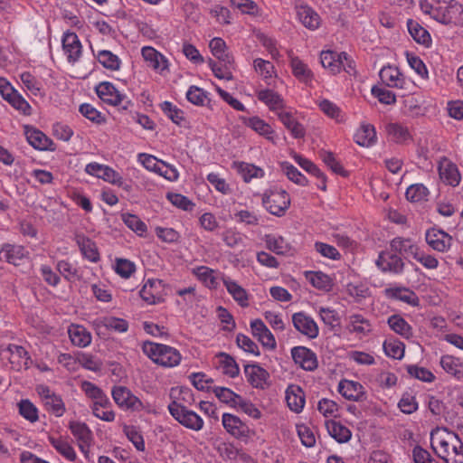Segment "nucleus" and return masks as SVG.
I'll return each instance as SVG.
<instances>
[{"label": "nucleus", "mask_w": 463, "mask_h": 463, "mask_svg": "<svg viewBox=\"0 0 463 463\" xmlns=\"http://www.w3.org/2000/svg\"><path fill=\"white\" fill-rule=\"evenodd\" d=\"M27 254L28 252L23 246L5 244L0 250V259H5L8 263L18 266Z\"/></svg>", "instance_id": "obj_24"}, {"label": "nucleus", "mask_w": 463, "mask_h": 463, "mask_svg": "<svg viewBox=\"0 0 463 463\" xmlns=\"http://www.w3.org/2000/svg\"><path fill=\"white\" fill-rule=\"evenodd\" d=\"M112 397L119 407H125L134 411L143 409L142 402L125 386H115L112 389Z\"/></svg>", "instance_id": "obj_12"}, {"label": "nucleus", "mask_w": 463, "mask_h": 463, "mask_svg": "<svg viewBox=\"0 0 463 463\" xmlns=\"http://www.w3.org/2000/svg\"><path fill=\"white\" fill-rule=\"evenodd\" d=\"M286 401L292 411L299 413L305 405V393L299 386L292 385L286 392Z\"/></svg>", "instance_id": "obj_28"}, {"label": "nucleus", "mask_w": 463, "mask_h": 463, "mask_svg": "<svg viewBox=\"0 0 463 463\" xmlns=\"http://www.w3.org/2000/svg\"><path fill=\"white\" fill-rule=\"evenodd\" d=\"M232 168L241 175L244 182L249 183L253 178L264 176V171L259 166L245 162H233Z\"/></svg>", "instance_id": "obj_34"}, {"label": "nucleus", "mask_w": 463, "mask_h": 463, "mask_svg": "<svg viewBox=\"0 0 463 463\" xmlns=\"http://www.w3.org/2000/svg\"><path fill=\"white\" fill-rule=\"evenodd\" d=\"M298 16L303 25L308 29H317L320 24L319 15L308 6H300Z\"/></svg>", "instance_id": "obj_44"}, {"label": "nucleus", "mask_w": 463, "mask_h": 463, "mask_svg": "<svg viewBox=\"0 0 463 463\" xmlns=\"http://www.w3.org/2000/svg\"><path fill=\"white\" fill-rule=\"evenodd\" d=\"M320 156L323 162L336 175H339L343 177H347L349 175L348 171H346L344 166L341 165L339 161L336 160L334 153L330 151H322L320 153Z\"/></svg>", "instance_id": "obj_53"}, {"label": "nucleus", "mask_w": 463, "mask_h": 463, "mask_svg": "<svg viewBox=\"0 0 463 463\" xmlns=\"http://www.w3.org/2000/svg\"><path fill=\"white\" fill-rule=\"evenodd\" d=\"M389 326L396 334L403 336L404 338H411L413 335L412 327L409 323L400 315H392L387 321Z\"/></svg>", "instance_id": "obj_41"}, {"label": "nucleus", "mask_w": 463, "mask_h": 463, "mask_svg": "<svg viewBox=\"0 0 463 463\" xmlns=\"http://www.w3.org/2000/svg\"><path fill=\"white\" fill-rule=\"evenodd\" d=\"M222 422L226 431L232 437L247 440L251 435V430L238 416L231 413H223Z\"/></svg>", "instance_id": "obj_8"}, {"label": "nucleus", "mask_w": 463, "mask_h": 463, "mask_svg": "<svg viewBox=\"0 0 463 463\" xmlns=\"http://www.w3.org/2000/svg\"><path fill=\"white\" fill-rule=\"evenodd\" d=\"M69 429L78 442L92 441V431L85 422L71 420L69 422Z\"/></svg>", "instance_id": "obj_43"}, {"label": "nucleus", "mask_w": 463, "mask_h": 463, "mask_svg": "<svg viewBox=\"0 0 463 463\" xmlns=\"http://www.w3.org/2000/svg\"><path fill=\"white\" fill-rule=\"evenodd\" d=\"M407 27L410 34L418 43L427 47L430 44L431 38L429 32L418 22L409 19L407 22Z\"/></svg>", "instance_id": "obj_37"}, {"label": "nucleus", "mask_w": 463, "mask_h": 463, "mask_svg": "<svg viewBox=\"0 0 463 463\" xmlns=\"http://www.w3.org/2000/svg\"><path fill=\"white\" fill-rule=\"evenodd\" d=\"M217 357H220V364L222 367V373L225 375L230 376L231 378H235L240 373V368L238 364L236 363L235 359L230 355L229 354H226L224 352H220L217 354Z\"/></svg>", "instance_id": "obj_46"}, {"label": "nucleus", "mask_w": 463, "mask_h": 463, "mask_svg": "<svg viewBox=\"0 0 463 463\" xmlns=\"http://www.w3.org/2000/svg\"><path fill=\"white\" fill-rule=\"evenodd\" d=\"M386 131L396 143H402L411 137L408 128L399 123H389Z\"/></svg>", "instance_id": "obj_55"}, {"label": "nucleus", "mask_w": 463, "mask_h": 463, "mask_svg": "<svg viewBox=\"0 0 463 463\" xmlns=\"http://www.w3.org/2000/svg\"><path fill=\"white\" fill-rule=\"evenodd\" d=\"M375 263L383 272L400 274L404 269V262L402 257L392 250L382 251Z\"/></svg>", "instance_id": "obj_10"}, {"label": "nucleus", "mask_w": 463, "mask_h": 463, "mask_svg": "<svg viewBox=\"0 0 463 463\" xmlns=\"http://www.w3.org/2000/svg\"><path fill=\"white\" fill-rule=\"evenodd\" d=\"M142 350L154 363L164 367H174L180 364L181 354L169 345L153 342H145Z\"/></svg>", "instance_id": "obj_3"}, {"label": "nucleus", "mask_w": 463, "mask_h": 463, "mask_svg": "<svg viewBox=\"0 0 463 463\" xmlns=\"http://www.w3.org/2000/svg\"><path fill=\"white\" fill-rule=\"evenodd\" d=\"M85 171L89 175L102 178L112 184L123 187L125 190L129 189V185H124L125 183L122 176L108 165L98 163H90L86 165Z\"/></svg>", "instance_id": "obj_7"}, {"label": "nucleus", "mask_w": 463, "mask_h": 463, "mask_svg": "<svg viewBox=\"0 0 463 463\" xmlns=\"http://www.w3.org/2000/svg\"><path fill=\"white\" fill-rule=\"evenodd\" d=\"M252 335L258 338L263 347L275 349L277 346L276 340L272 333L266 326L261 319H254L250 322Z\"/></svg>", "instance_id": "obj_20"}, {"label": "nucleus", "mask_w": 463, "mask_h": 463, "mask_svg": "<svg viewBox=\"0 0 463 463\" xmlns=\"http://www.w3.org/2000/svg\"><path fill=\"white\" fill-rule=\"evenodd\" d=\"M264 241L266 243V247L278 255H283L289 250L288 244L281 236L276 237L272 234H266Z\"/></svg>", "instance_id": "obj_49"}, {"label": "nucleus", "mask_w": 463, "mask_h": 463, "mask_svg": "<svg viewBox=\"0 0 463 463\" xmlns=\"http://www.w3.org/2000/svg\"><path fill=\"white\" fill-rule=\"evenodd\" d=\"M350 332L357 334H368L372 331V326L366 318L360 314H354L350 317V325L348 326Z\"/></svg>", "instance_id": "obj_50"}, {"label": "nucleus", "mask_w": 463, "mask_h": 463, "mask_svg": "<svg viewBox=\"0 0 463 463\" xmlns=\"http://www.w3.org/2000/svg\"><path fill=\"white\" fill-rule=\"evenodd\" d=\"M380 79L390 88H402L404 79L398 68L392 66L383 67L379 73Z\"/></svg>", "instance_id": "obj_31"}, {"label": "nucleus", "mask_w": 463, "mask_h": 463, "mask_svg": "<svg viewBox=\"0 0 463 463\" xmlns=\"http://www.w3.org/2000/svg\"><path fill=\"white\" fill-rule=\"evenodd\" d=\"M383 350L387 356L402 359L404 355V345L400 341H385Z\"/></svg>", "instance_id": "obj_64"}, {"label": "nucleus", "mask_w": 463, "mask_h": 463, "mask_svg": "<svg viewBox=\"0 0 463 463\" xmlns=\"http://www.w3.org/2000/svg\"><path fill=\"white\" fill-rule=\"evenodd\" d=\"M223 285L227 291L232 296L233 299L241 307H249V296L247 291L240 286L236 281L230 278H224L222 279Z\"/></svg>", "instance_id": "obj_32"}, {"label": "nucleus", "mask_w": 463, "mask_h": 463, "mask_svg": "<svg viewBox=\"0 0 463 463\" xmlns=\"http://www.w3.org/2000/svg\"><path fill=\"white\" fill-rule=\"evenodd\" d=\"M429 190L422 184L410 185L405 193L406 199L412 203L427 201Z\"/></svg>", "instance_id": "obj_54"}, {"label": "nucleus", "mask_w": 463, "mask_h": 463, "mask_svg": "<svg viewBox=\"0 0 463 463\" xmlns=\"http://www.w3.org/2000/svg\"><path fill=\"white\" fill-rule=\"evenodd\" d=\"M24 135L28 143L35 149L41 151H55L56 145L43 131L30 126H25Z\"/></svg>", "instance_id": "obj_9"}, {"label": "nucleus", "mask_w": 463, "mask_h": 463, "mask_svg": "<svg viewBox=\"0 0 463 463\" xmlns=\"http://www.w3.org/2000/svg\"><path fill=\"white\" fill-rule=\"evenodd\" d=\"M142 56L148 62V65L155 70H165L167 67V61L153 47L142 48Z\"/></svg>", "instance_id": "obj_39"}, {"label": "nucleus", "mask_w": 463, "mask_h": 463, "mask_svg": "<svg viewBox=\"0 0 463 463\" xmlns=\"http://www.w3.org/2000/svg\"><path fill=\"white\" fill-rule=\"evenodd\" d=\"M168 411L175 420L187 429L198 431L203 427L201 416L176 401L169 403Z\"/></svg>", "instance_id": "obj_5"}, {"label": "nucleus", "mask_w": 463, "mask_h": 463, "mask_svg": "<svg viewBox=\"0 0 463 463\" xmlns=\"http://www.w3.org/2000/svg\"><path fill=\"white\" fill-rule=\"evenodd\" d=\"M294 362L306 371H314L318 366L316 354L306 346H295L291 349Z\"/></svg>", "instance_id": "obj_13"}, {"label": "nucleus", "mask_w": 463, "mask_h": 463, "mask_svg": "<svg viewBox=\"0 0 463 463\" xmlns=\"http://www.w3.org/2000/svg\"><path fill=\"white\" fill-rule=\"evenodd\" d=\"M98 97L105 103L112 106L120 105L125 99L116 87L109 81L100 82L95 88Z\"/></svg>", "instance_id": "obj_17"}, {"label": "nucleus", "mask_w": 463, "mask_h": 463, "mask_svg": "<svg viewBox=\"0 0 463 463\" xmlns=\"http://www.w3.org/2000/svg\"><path fill=\"white\" fill-rule=\"evenodd\" d=\"M354 142L361 146H370L376 141L375 128L371 124H363L354 136Z\"/></svg>", "instance_id": "obj_36"}, {"label": "nucleus", "mask_w": 463, "mask_h": 463, "mask_svg": "<svg viewBox=\"0 0 463 463\" xmlns=\"http://www.w3.org/2000/svg\"><path fill=\"white\" fill-rule=\"evenodd\" d=\"M439 175L443 183L451 186H457L460 182V174L458 166L446 157H443L439 164Z\"/></svg>", "instance_id": "obj_19"}, {"label": "nucleus", "mask_w": 463, "mask_h": 463, "mask_svg": "<svg viewBox=\"0 0 463 463\" xmlns=\"http://www.w3.org/2000/svg\"><path fill=\"white\" fill-rule=\"evenodd\" d=\"M209 47L213 55L217 58L220 62H233V58L226 52V43L219 37L211 40Z\"/></svg>", "instance_id": "obj_45"}, {"label": "nucleus", "mask_w": 463, "mask_h": 463, "mask_svg": "<svg viewBox=\"0 0 463 463\" xmlns=\"http://www.w3.org/2000/svg\"><path fill=\"white\" fill-rule=\"evenodd\" d=\"M288 55L290 57V66L293 75L299 81L309 84L314 78L312 71L298 57L293 56L292 52H289Z\"/></svg>", "instance_id": "obj_25"}, {"label": "nucleus", "mask_w": 463, "mask_h": 463, "mask_svg": "<svg viewBox=\"0 0 463 463\" xmlns=\"http://www.w3.org/2000/svg\"><path fill=\"white\" fill-rule=\"evenodd\" d=\"M306 279L317 289L329 291L332 288L331 278L322 271H306Z\"/></svg>", "instance_id": "obj_40"}, {"label": "nucleus", "mask_w": 463, "mask_h": 463, "mask_svg": "<svg viewBox=\"0 0 463 463\" xmlns=\"http://www.w3.org/2000/svg\"><path fill=\"white\" fill-rule=\"evenodd\" d=\"M98 61L107 70L118 71L121 65L119 58L108 50L99 51L97 55Z\"/></svg>", "instance_id": "obj_47"}, {"label": "nucleus", "mask_w": 463, "mask_h": 463, "mask_svg": "<svg viewBox=\"0 0 463 463\" xmlns=\"http://www.w3.org/2000/svg\"><path fill=\"white\" fill-rule=\"evenodd\" d=\"M440 365L443 370L458 380L463 379V361L453 355H442Z\"/></svg>", "instance_id": "obj_30"}, {"label": "nucleus", "mask_w": 463, "mask_h": 463, "mask_svg": "<svg viewBox=\"0 0 463 463\" xmlns=\"http://www.w3.org/2000/svg\"><path fill=\"white\" fill-rule=\"evenodd\" d=\"M326 427L329 435L339 443H345L349 441L352 437L351 430L335 420H326Z\"/></svg>", "instance_id": "obj_35"}, {"label": "nucleus", "mask_w": 463, "mask_h": 463, "mask_svg": "<svg viewBox=\"0 0 463 463\" xmlns=\"http://www.w3.org/2000/svg\"><path fill=\"white\" fill-rule=\"evenodd\" d=\"M62 49L71 63L79 61L81 55V43L78 35L73 32H66L62 37Z\"/></svg>", "instance_id": "obj_16"}, {"label": "nucleus", "mask_w": 463, "mask_h": 463, "mask_svg": "<svg viewBox=\"0 0 463 463\" xmlns=\"http://www.w3.org/2000/svg\"><path fill=\"white\" fill-rule=\"evenodd\" d=\"M18 408L20 415L30 422L33 423L39 420L38 409L29 400H22L18 403Z\"/></svg>", "instance_id": "obj_60"}, {"label": "nucleus", "mask_w": 463, "mask_h": 463, "mask_svg": "<svg viewBox=\"0 0 463 463\" xmlns=\"http://www.w3.org/2000/svg\"><path fill=\"white\" fill-rule=\"evenodd\" d=\"M68 334L72 345L76 346L86 347L91 343V335L83 326L71 325Z\"/></svg>", "instance_id": "obj_29"}, {"label": "nucleus", "mask_w": 463, "mask_h": 463, "mask_svg": "<svg viewBox=\"0 0 463 463\" xmlns=\"http://www.w3.org/2000/svg\"><path fill=\"white\" fill-rule=\"evenodd\" d=\"M121 218L124 223L138 235L142 236L146 232V224L138 216L131 213H122Z\"/></svg>", "instance_id": "obj_58"}, {"label": "nucleus", "mask_w": 463, "mask_h": 463, "mask_svg": "<svg viewBox=\"0 0 463 463\" xmlns=\"http://www.w3.org/2000/svg\"><path fill=\"white\" fill-rule=\"evenodd\" d=\"M244 123L249 128H252L254 131L259 133L261 136H264L268 139H272L271 135L274 133L271 127L266 123L263 119L259 117H251L246 118Z\"/></svg>", "instance_id": "obj_48"}, {"label": "nucleus", "mask_w": 463, "mask_h": 463, "mask_svg": "<svg viewBox=\"0 0 463 463\" xmlns=\"http://www.w3.org/2000/svg\"><path fill=\"white\" fill-rule=\"evenodd\" d=\"M46 410L53 413L56 417H61L65 412V404L60 395L52 393V396H47L44 402Z\"/></svg>", "instance_id": "obj_59"}, {"label": "nucleus", "mask_w": 463, "mask_h": 463, "mask_svg": "<svg viewBox=\"0 0 463 463\" xmlns=\"http://www.w3.org/2000/svg\"><path fill=\"white\" fill-rule=\"evenodd\" d=\"M124 433L138 451L145 450L144 438L137 427L125 426Z\"/></svg>", "instance_id": "obj_63"}, {"label": "nucleus", "mask_w": 463, "mask_h": 463, "mask_svg": "<svg viewBox=\"0 0 463 463\" xmlns=\"http://www.w3.org/2000/svg\"><path fill=\"white\" fill-rule=\"evenodd\" d=\"M420 7L440 24L463 26V5L456 0H420Z\"/></svg>", "instance_id": "obj_1"}, {"label": "nucleus", "mask_w": 463, "mask_h": 463, "mask_svg": "<svg viewBox=\"0 0 463 463\" xmlns=\"http://www.w3.org/2000/svg\"><path fill=\"white\" fill-rule=\"evenodd\" d=\"M48 439L52 446L56 449V451L61 454L66 459L74 462L77 458L76 452L73 447L64 439L62 438H55L53 436H49Z\"/></svg>", "instance_id": "obj_38"}, {"label": "nucleus", "mask_w": 463, "mask_h": 463, "mask_svg": "<svg viewBox=\"0 0 463 463\" xmlns=\"http://www.w3.org/2000/svg\"><path fill=\"white\" fill-rule=\"evenodd\" d=\"M411 255L426 269H434L439 266V260L432 255L426 254L419 247H411Z\"/></svg>", "instance_id": "obj_52"}, {"label": "nucleus", "mask_w": 463, "mask_h": 463, "mask_svg": "<svg viewBox=\"0 0 463 463\" xmlns=\"http://www.w3.org/2000/svg\"><path fill=\"white\" fill-rule=\"evenodd\" d=\"M115 271L121 278L128 279L136 271V265L128 259H116Z\"/></svg>", "instance_id": "obj_61"}, {"label": "nucleus", "mask_w": 463, "mask_h": 463, "mask_svg": "<svg viewBox=\"0 0 463 463\" xmlns=\"http://www.w3.org/2000/svg\"><path fill=\"white\" fill-rule=\"evenodd\" d=\"M260 101L266 104L270 110H275L284 107V101L281 96L272 90L266 89L257 93Z\"/></svg>", "instance_id": "obj_42"}, {"label": "nucleus", "mask_w": 463, "mask_h": 463, "mask_svg": "<svg viewBox=\"0 0 463 463\" xmlns=\"http://www.w3.org/2000/svg\"><path fill=\"white\" fill-rule=\"evenodd\" d=\"M431 448L446 463H463V442L453 431L431 433Z\"/></svg>", "instance_id": "obj_2"}, {"label": "nucleus", "mask_w": 463, "mask_h": 463, "mask_svg": "<svg viewBox=\"0 0 463 463\" xmlns=\"http://www.w3.org/2000/svg\"><path fill=\"white\" fill-rule=\"evenodd\" d=\"M162 280L149 279L142 287L139 295L141 298L149 305L160 303L162 298Z\"/></svg>", "instance_id": "obj_21"}, {"label": "nucleus", "mask_w": 463, "mask_h": 463, "mask_svg": "<svg viewBox=\"0 0 463 463\" xmlns=\"http://www.w3.org/2000/svg\"><path fill=\"white\" fill-rule=\"evenodd\" d=\"M343 58H345V52L337 53L333 51H323L320 54L322 66L328 69L332 74H337L342 71Z\"/></svg>", "instance_id": "obj_23"}, {"label": "nucleus", "mask_w": 463, "mask_h": 463, "mask_svg": "<svg viewBox=\"0 0 463 463\" xmlns=\"http://www.w3.org/2000/svg\"><path fill=\"white\" fill-rule=\"evenodd\" d=\"M282 171L288 176V178L295 184L302 186H306L308 184L307 177L302 175L298 168L288 162H282L280 164Z\"/></svg>", "instance_id": "obj_57"}, {"label": "nucleus", "mask_w": 463, "mask_h": 463, "mask_svg": "<svg viewBox=\"0 0 463 463\" xmlns=\"http://www.w3.org/2000/svg\"><path fill=\"white\" fill-rule=\"evenodd\" d=\"M385 296L389 298L400 300L413 307L419 306V298L414 291L407 288H386Z\"/></svg>", "instance_id": "obj_26"}, {"label": "nucleus", "mask_w": 463, "mask_h": 463, "mask_svg": "<svg viewBox=\"0 0 463 463\" xmlns=\"http://www.w3.org/2000/svg\"><path fill=\"white\" fill-rule=\"evenodd\" d=\"M278 117L285 128L290 131L295 138H303L306 135V129L291 113L282 111L278 113Z\"/></svg>", "instance_id": "obj_33"}, {"label": "nucleus", "mask_w": 463, "mask_h": 463, "mask_svg": "<svg viewBox=\"0 0 463 463\" xmlns=\"http://www.w3.org/2000/svg\"><path fill=\"white\" fill-rule=\"evenodd\" d=\"M338 392L349 401L364 402L366 400L364 387L358 382L343 380L338 384Z\"/></svg>", "instance_id": "obj_18"}, {"label": "nucleus", "mask_w": 463, "mask_h": 463, "mask_svg": "<svg viewBox=\"0 0 463 463\" xmlns=\"http://www.w3.org/2000/svg\"><path fill=\"white\" fill-rule=\"evenodd\" d=\"M160 108L164 114L170 118L175 124L182 126L184 121V111L173 105L170 101H164L160 104Z\"/></svg>", "instance_id": "obj_56"}, {"label": "nucleus", "mask_w": 463, "mask_h": 463, "mask_svg": "<svg viewBox=\"0 0 463 463\" xmlns=\"http://www.w3.org/2000/svg\"><path fill=\"white\" fill-rule=\"evenodd\" d=\"M292 323L297 331L309 339H315L319 334V328L315 320L305 312H297L292 316Z\"/></svg>", "instance_id": "obj_11"}, {"label": "nucleus", "mask_w": 463, "mask_h": 463, "mask_svg": "<svg viewBox=\"0 0 463 463\" xmlns=\"http://www.w3.org/2000/svg\"><path fill=\"white\" fill-rule=\"evenodd\" d=\"M92 325L94 328L99 331L102 327L118 333H125L128 329V322L123 318L116 317H103L96 318Z\"/></svg>", "instance_id": "obj_22"}, {"label": "nucleus", "mask_w": 463, "mask_h": 463, "mask_svg": "<svg viewBox=\"0 0 463 463\" xmlns=\"http://www.w3.org/2000/svg\"><path fill=\"white\" fill-rule=\"evenodd\" d=\"M76 241L85 259L91 262H98L100 260L98 247L90 238L84 235H77Z\"/></svg>", "instance_id": "obj_27"}, {"label": "nucleus", "mask_w": 463, "mask_h": 463, "mask_svg": "<svg viewBox=\"0 0 463 463\" xmlns=\"http://www.w3.org/2000/svg\"><path fill=\"white\" fill-rule=\"evenodd\" d=\"M244 373L247 378V382L253 388L264 390L268 385L269 373L258 364H246L244 366Z\"/></svg>", "instance_id": "obj_15"}, {"label": "nucleus", "mask_w": 463, "mask_h": 463, "mask_svg": "<svg viewBox=\"0 0 463 463\" xmlns=\"http://www.w3.org/2000/svg\"><path fill=\"white\" fill-rule=\"evenodd\" d=\"M290 196L285 190L269 189L262 195V204L272 215L281 217L290 206Z\"/></svg>", "instance_id": "obj_4"}, {"label": "nucleus", "mask_w": 463, "mask_h": 463, "mask_svg": "<svg viewBox=\"0 0 463 463\" xmlns=\"http://www.w3.org/2000/svg\"><path fill=\"white\" fill-rule=\"evenodd\" d=\"M0 95L15 109L22 111L24 115L31 114L30 104L18 93L11 83L3 77H0Z\"/></svg>", "instance_id": "obj_6"}, {"label": "nucleus", "mask_w": 463, "mask_h": 463, "mask_svg": "<svg viewBox=\"0 0 463 463\" xmlns=\"http://www.w3.org/2000/svg\"><path fill=\"white\" fill-rule=\"evenodd\" d=\"M426 242L434 250L439 252L447 251L452 243V237L442 230L436 228L429 229L425 235Z\"/></svg>", "instance_id": "obj_14"}, {"label": "nucleus", "mask_w": 463, "mask_h": 463, "mask_svg": "<svg viewBox=\"0 0 463 463\" xmlns=\"http://www.w3.org/2000/svg\"><path fill=\"white\" fill-rule=\"evenodd\" d=\"M194 274L209 288H216L217 281L213 276V269L200 266L194 269Z\"/></svg>", "instance_id": "obj_62"}, {"label": "nucleus", "mask_w": 463, "mask_h": 463, "mask_svg": "<svg viewBox=\"0 0 463 463\" xmlns=\"http://www.w3.org/2000/svg\"><path fill=\"white\" fill-rule=\"evenodd\" d=\"M213 392L220 400V402L230 405L231 407L236 408L237 402L241 399V395L235 393L229 388L226 387H214Z\"/></svg>", "instance_id": "obj_51"}]
</instances>
